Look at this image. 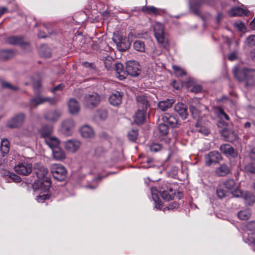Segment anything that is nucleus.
Wrapping results in <instances>:
<instances>
[{
    "label": "nucleus",
    "mask_w": 255,
    "mask_h": 255,
    "mask_svg": "<svg viewBox=\"0 0 255 255\" xmlns=\"http://www.w3.org/2000/svg\"><path fill=\"white\" fill-rule=\"evenodd\" d=\"M52 130L53 128L51 126H45L42 127L39 130V132L41 136L45 139L47 137H51L50 134L52 132Z\"/></svg>",
    "instance_id": "obj_32"
},
{
    "label": "nucleus",
    "mask_w": 255,
    "mask_h": 255,
    "mask_svg": "<svg viewBox=\"0 0 255 255\" xmlns=\"http://www.w3.org/2000/svg\"><path fill=\"white\" fill-rule=\"evenodd\" d=\"M34 172L38 179L41 181V185H43L46 188L51 185L50 179L47 177L48 170L43 165L38 163L34 166Z\"/></svg>",
    "instance_id": "obj_3"
},
{
    "label": "nucleus",
    "mask_w": 255,
    "mask_h": 255,
    "mask_svg": "<svg viewBox=\"0 0 255 255\" xmlns=\"http://www.w3.org/2000/svg\"><path fill=\"white\" fill-rule=\"evenodd\" d=\"M251 215V212L249 210H245L239 212L238 217L241 220H247L249 219Z\"/></svg>",
    "instance_id": "obj_37"
},
{
    "label": "nucleus",
    "mask_w": 255,
    "mask_h": 255,
    "mask_svg": "<svg viewBox=\"0 0 255 255\" xmlns=\"http://www.w3.org/2000/svg\"><path fill=\"white\" fill-rule=\"evenodd\" d=\"M115 70L117 74V77L120 80L126 79L127 75L126 70H125L122 64L118 63L115 64Z\"/></svg>",
    "instance_id": "obj_23"
},
{
    "label": "nucleus",
    "mask_w": 255,
    "mask_h": 255,
    "mask_svg": "<svg viewBox=\"0 0 255 255\" xmlns=\"http://www.w3.org/2000/svg\"><path fill=\"white\" fill-rule=\"evenodd\" d=\"M174 110L177 112L181 118L184 120L187 118L188 112L186 106L182 103H178L176 104L174 107Z\"/></svg>",
    "instance_id": "obj_18"
},
{
    "label": "nucleus",
    "mask_w": 255,
    "mask_h": 255,
    "mask_svg": "<svg viewBox=\"0 0 255 255\" xmlns=\"http://www.w3.org/2000/svg\"><path fill=\"white\" fill-rule=\"evenodd\" d=\"M215 1L216 0H193L191 5V8L193 10L194 12L197 14L199 13V10L198 8V6L204 4L212 5Z\"/></svg>",
    "instance_id": "obj_11"
},
{
    "label": "nucleus",
    "mask_w": 255,
    "mask_h": 255,
    "mask_svg": "<svg viewBox=\"0 0 255 255\" xmlns=\"http://www.w3.org/2000/svg\"><path fill=\"white\" fill-rule=\"evenodd\" d=\"M162 149V146L159 143H153L150 146V150L152 152H157Z\"/></svg>",
    "instance_id": "obj_46"
},
{
    "label": "nucleus",
    "mask_w": 255,
    "mask_h": 255,
    "mask_svg": "<svg viewBox=\"0 0 255 255\" xmlns=\"http://www.w3.org/2000/svg\"><path fill=\"white\" fill-rule=\"evenodd\" d=\"M230 172V169L228 166L224 163L217 168L216 170V173L220 176H224L228 174Z\"/></svg>",
    "instance_id": "obj_30"
},
{
    "label": "nucleus",
    "mask_w": 255,
    "mask_h": 255,
    "mask_svg": "<svg viewBox=\"0 0 255 255\" xmlns=\"http://www.w3.org/2000/svg\"><path fill=\"white\" fill-rule=\"evenodd\" d=\"M64 88V85L62 84H60L54 87L51 91L55 93L57 91H62Z\"/></svg>",
    "instance_id": "obj_60"
},
{
    "label": "nucleus",
    "mask_w": 255,
    "mask_h": 255,
    "mask_svg": "<svg viewBox=\"0 0 255 255\" xmlns=\"http://www.w3.org/2000/svg\"><path fill=\"white\" fill-rule=\"evenodd\" d=\"M136 102L138 109L147 111L149 107V101L145 95H138L136 97Z\"/></svg>",
    "instance_id": "obj_15"
},
{
    "label": "nucleus",
    "mask_w": 255,
    "mask_h": 255,
    "mask_svg": "<svg viewBox=\"0 0 255 255\" xmlns=\"http://www.w3.org/2000/svg\"><path fill=\"white\" fill-rule=\"evenodd\" d=\"M224 185L225 188L227 189L231 190L233 189L236 185V183L234 180L230 179L225 182Z\"/></svg>",
    "instance_id": "obj_42"
},
{
    "label": "nucleus",
    "mask_w": 255,
    "mask_h": 255,
    "mask_svg": "<svg viewBox=\"0 0 255 255\" xmlns=\"http://www.w3.org/2000/svg\"><path fill=\"white\" fill-rule=\"evenodd\" d=\"M217 194L218 196L222 199L225 197L226 193L223 189H221L220 188H218L217 190Z\"/></svg>",
    "instance_id": "obj_58"
},
{
    "label": "nucleus",
    "mask_w": 255,
    "mask_h": 255,
    "mask_svg": "<svg viewBox=\"0 0 255 255\" xmlns=\"http://www.w3.org/2000/svg\"><path fill=\"white\" fill-rule=\"evenodd\" d=\"M174 103V100L173 99H167L165 101L159 102L158 106L161 110L164 111L171 108Z\"/></svg>",
    "instance_id": "obj_29"
},
{
    "label": "nucleus",
    "mask_w": 255,
    "mask_h": 255,
    "mask_svg": "<svg viewBox=\"0 0 255 255\" xmlns=\"http://www.w3.org/2000/svg\"><path fill=\"white\" fill-rule=\"evenodd\" d=\"M245 170L247 173H255V167L252 163H250L245 166Z\"/></svg>",
    "instance_id": "obj_48"
},
{
    "label": "nucleus",
    "mask_w": 255,
    "mask_h": 255,
    "mask_svg": "<svg viewBox=\"0 0 255 255\" xmlns=\"http://www.w3.org/2000/svg\"><path fill=\"white\" fill-rule=\"evenodd\" d=\"M235 25L241 31L245 29V24L243 22H237L235 23Z\"/></svg>",
    "instance_id": "obj_62"
},
{
    "label": "nucleus",
    "mask_w": 255,
    "mask_h": 255,
    "mask_svg": "<svg viewBox=\"0 0 255 255\" xmlns=\"http://www.w3.org/2000/svg\"><path fill=\"white\" fill-rule=\"evenodd\" d=\"M179 207V204L176 202H173L171 204H169L168 206H166L165 208L163 209V211H165L166 210H173L174 209H177Z\"/></svg>",
    "instance_id": "obj_45"
},
{
    "label": "nucleus",
    "mask_w": 255,
    "mask_h": 255,
    "mask_svg": "<svg viewBox=\"0 0 255 255\" xmlns=\"http://www.w3.org/2000/svg\"><path fill=\"white\" fill-rule=\"evenodd\" d=\"M100 101V97L99 95L95 92L87 94L84 97V104L90 109L97 106Z\"/></svg>",
    "instance_id": "obj_7"
},
{
    "label": "nucleus",
    "mask_w": 255,
    "mask_h": 255,
    "mask_svg": "<svg viewBox=\"0 0 255 255\" xmlns=\"http://www.w3.org/2000/svg\"><path fill=\"white\" fill-rule=\"evenodd\" d=\"M104 63L105 68L108 70H111L113 69L114 59L110 56H107L104 58Z\"/></svg>",
    "instance_id": "obj_34"
},
{
    "label": "nucleus",
    "mask_w": 255,
    "mask_h": 255,
    "mask_svg": "<svg viewBox=\"0 0 255 255\" xmlns=\"http://www.w3.org/2000/svg\"><path fill=\"white\" fill-rule=\"evenodd\" d=\"M202 90V87L199 85H196L193 86V87L191 89L190 91L192 92L195 93L196 94L200 92Z\"/></svg>",
    "instance_id": "obj_56"
},
{
    "label": "nucleus",
    "mask_w": 255,
    "mask_h": 255,
    "mask_svg": "<svg viewBox=\"0 0 255 255\" xmlns=\"http://www.w3.org/2000/svg\"><path fill=\"white\" fill-rule=\"evenodd\" d=\"M53 158L56 160H62L66 158L64 151L58 146L52 150Z\"/></svg>",
    "instance_id": "obj_26"
},
{
    "label": "nucleus",
    "mask_w": 255,
    "mask_h": 255,
    "mask_svg": "<svg viewBox=\"0 0 255 255\" xmlns=\"http://www.w3.org/2000/svg\"><path fill=\"white\" fill-rule=\"evenodd\" d=\"M153 200L154 201L155 208L157 209L161 210V206H162L161 202L159 200V198L158 197V196H156L155 197L153 196Z\"/></svg>",
    "instance_id": "obj_50"
},
{
    "label": "nucleus",
    "mask_w": 255,
    "mask_h": 255,
    "mask_svg": "<svg viewBox=\"0 0 255 255\" xmlns=\"http://www.w3.org/2000/svg\"><path fill=\"white\" fill-rule=\"evenodd\" d=\"M2 86L4 88H6L13 90H16L17 89V87L12 86L10 83L7 82H3L2 83Z\"/></svg>",
    "instance_id": "obj_54"
},
{
    "label": "nucleus",
    "mask_w": 255,
    "mask_h": 255,
    "mask_svg": "<svg viewBox=\"0 0 255 255\" xmlns=\"http://www.w3.org/2000/svg\"><path fill=\"white\" fill-rule=\"evenodd\" d=\"M146 111L144 110L138 109L134 117V122L137 124H140L143 123L145 120V117Z\"/></svg>",
    "instance_id": "obj_28"
},
{
    "label": "nucleus",
    "mask_w": 255,
    "mask_h": 255,
    "mask_svg": "<svg viewBox=\"0 0 255 255\" xmlns=\"http://www.w3.org/2000/svg\"><path fill=\"white\" fill-rule=\"evenodd\" d=\"M190 111L193 118L195 119H198L200 116V112L198 109L193 105H191L190 107Z\"/></svg>",
    "instance_id": "obj_39"
},
{
    "label": "nucleus",
    "mask_w": 255,
    "mask_h": 255,
    "mask_svg": "<svg viewBox=\"0 0 255 255\" xmlns=\"http://www.w3.org/2000/svg\"><path fill=\"white\" fill-rule=\"evenodd\" d=\"M7 175L8 176L10 179H11L14 182H20L21 181V178L19 176L14 174L13 173L8 172V174Z\"/></svg>",
    "instance_id": "obj_47"
},
{
    "label": "nucleus",
    "mask_w": 255,
    "mask_h": 255,
    "mask_svg": "<svg viewBox=\"0 0 255 255\" xmlns=\"http://www.w3.org/2000/svg\"><path fill=\"white\" fill-rule=\"evenodd\" d=\"M245 200L246 203L249 205H252L255 201V198L253 194L246 192L242 196Z\"/></svg>",
    "instance_id": "obj_31"
},
{
    "label": "nucleus",
    "mask_w": 255,
    "mask_h": 255,
    "mask_svg": "<svg viewBox=\"0 0 255 255\" xmlns=\"http://www.w3.org/2000/svg\"><path fill=\"white\" fill-rule=\"evenodd\" d=\"M45 142L52 150L56 147L59 146L60 144L59 139L54 136L46 137L45 139Z\"/></svg>",
    "instance_id": "obj_25"
},
{
    "label": "nucleus",
    "mask_w": 255,
    "mask_h": 255,
    "mask_svg": "<svg viewBox=\"0 0 255 255\" xmlns=\"http://www.w3.org/2000/svg\"><path fill=\"white\" fill-rule=\"evenodd\" d=\"M32 170V164L28 162L19 163L14 167V171L18 174L26 176Z\"/></svg>",
    "instance_id": "obj_8"
},
{
    "label": "nucleus",
    "mask_w": 255,
    "mask_h": 255,
    "mask_svg": "<svg viewBox=\"0 0 255 255\" xmlns=\"http://www.w3.org/2000/svg\"><path fill=\"white\" fill-rule=\"evenodd\" d=\"M98 115L102 120H105L108 116V113L106 110H100L98 111Z\"/></svg>",
    "instance_id": "obj_51"
},
{
    "label": "nucleus",
    "mask_w": 255,
    "mask_h": 255,
    "mask_svg": "<svg viewBox=\"0 0 255 255\" xmlns=\"http://www.w3.org/2000/svg\"><path fill=\"white\" fill-rule=\"evenodd\" d=\"M25 119V115L23 113H19L13 117L8 121L7 127L10 128H17L22 125Z\"/></svg>",
    "instance_id": "obj_10"
},
{
    "label": "nucleus",
    "mask_w": 255,
    "mask_h": 255,
    "mask_svg": "<svg viewBox=\"0 0 255 255\" xmlns=\"http://www.w3.org/2000/svg\"><path fill=\"white\" fill-rule=\"evenodd\" d=\"M247 42L250 46H255V35H252L247 38Z\"/></svg>",
    "instance_id": "obj_53"
},
{
    "label": "nucleus",
    "mask_w": 255,
    "mask_h": 255,
    "mask_svg": "<svg viewBox=\"0 0 255 255\" xmlns=\"http://www.w3.org/2000/svg\"><path fill=\"white\" fill-rule=\"evenodd\" d=\"M81 135L84 138H92L95 136L93 128L88 125H84L80 128Z\"/></svg>",
    "instance_id": "obj_20"
},
{
    "label": "nucleus",
    "mask_w": 255,
    "mask_h": 255,
    "mask_svg": "<svg viewBox=\"0 0 255 255\" xmlns=\"http://www.w3.org/2000/svg\"><path fill=\"white\" fill-rule=\"evenodd\" d=\"M0 151L2 153V156H4L9 151V147H4L3 146H0Z\"/></svg>",
    "instance_id": "obj_61"
},
{
    "label": "nucleus",
    "mask_w": 255,
    "mask_h": 255,
    "mask_svg": "<svg viewBox=\"0 0 255 255\" xmlns=\"http://www.w3.org/2000/svg\"><path fill=\"white\" fill-rule=\"evenodd\" d=\"M173 69L174 71V72L176 75L178 77H182L185 75H186L185 71L180 67L178 66L174 65L173 66Z\"/></svg>",
    "instance_id": "obj_41"
},
{
    "label": "nucleus",
    "mask_w": 255,
    "mask_h": 255,
    "mask_svg": "<svg viewBox=\"0 0 255 255\" xmlns=\"http://www.w3.org/2000/svg\"><path fill=\"white\" fill-rule=\"evenodd\" d=\"M141 10L148 14L156 15L158 13V9L153 6H144Z\"/></svg>",
    "instance_id": "obj_33"
},
{
    "label": "nucleus",
    "mask_w": 255,
    "mask_h": 255,
    "mask_svg": "<svg viewBox=\"0 0 255 255\" xmlns=\"http://www.w3.org/2000/svg\"><path fill=\"white\" fill-rule=\"evenodd\" d=\"M138 132L135 129H132L128 132V136L129 139L131 141H135L137 137Z\"/></svg>",
    "instance_id": "obj_44"
},
{
    "label": "nucleus",
    "mask_w": 255,
    "mask_h": 255,
    "mask_svg": "<svg viewBox=\"0 0 255 255\" xmlns=\"http://www.w3.org/2000/svg\"><path fill=\"white\" fill-rule=\"evenodd\" d=\"M75 124L73 120L68 119L64 121L62 125V131L63 133L67 135H71Z\"/></svg>",
    "instance_id": "obj_12"
},
{
    "label": "nucleus",
    "mask_w": 255,
    "mask_h": 255,
    "mask_svg": "<svg viewBox=\"0 0 255 255\" xmlns=\"http://www.w3.org/2000/svg\"><path fill=\"white\" fill-rule=\"evenodd\" d=\"M127 75L136 77L139 75L141 67L139 63L135 60H129L126 63Z\"/></svg>",
    "instance_id": "obj_6"
},
{
    "label": "nucleus",
    "mask_w": 255,
    "mask_h": 255,
    "mask_svg": "<svg viewBox=\"0 0 255 255\" xmlns=\"http://www.w3.org/2000/svg\"><path fill=\"white\" fill-rule=\"evenodd\" d=\"M65 148L70 152H76L81 145L79 140L75 139L68 140L64 143Z\"/></svg>",
    "instance_id": "obj_13"
},
{
    "label": "nucleus",
    "mask_w": 255,
    "mask_h": 255,
    "mask_svg": "<svg viewBox=\"0 0 255 255\" xmlns=\"http://www.w3.org/2000/svg\"><path fill=\"white\" fill-rule=\"evenodd\" d=\"M68 110L71 114H77L80 111V105L78 101L73 98L69 99L67 103Z\"/></svg>",
    "instance_id": "obj_19"
},
{
    "label": "nucleus",
    "mask_w": 255,
    "mask_h": 255,
    "mask_svg": "<svg viewBox=\"0 0 255 255\" xmlns=\"http://www.w3.org/2000/svg\"><path fill=\"white\" fill-rule=\"evenodd\" d=\"M13 52L10 50H3L0 51V59L5 60L11 57Z\"/></svg>",
    "instance_id": "obj_38"
},
{
    "label": "nucleus",
    "mask_w": 255,
    "mask_h": 255,
    "mask_svg": "<svg viewBox=\"0 0 255 255\" xmlns=\"http://www.w3.org/2000/svg\"><path fill=\"white\" fill-rule=\"evenodd\" d=\"M46 102L48 103L50 105H53L57 103V100L55 98L41 96L36 97L30 100V106L31 107L35 108Z\"/></svg>",
    "instance_id": "obj_9"
},
{
    "label": "nucleus",
    "mask_w": 255,
    "mask_h": 255,
    "mask_svg": "<svg viewBox=\"0 0 255 255\" xmlns=\"http://www.w3.org/2000/svg\"><path fill=\"white\" fill-rule=\"evenodd\" d=\"M50 197V195L48 193L43 194L42 195L37 196L36 197V200L38 202L43 203L45 200L49 199Z\"/></svg>",
    "instance_id": "obj_43"
},
{
    "label": "nucleus",
    "mask_w": 255,
    "mask_h": 255,
    "mask_svg": "<svg viewBox=\"0 0 255 255\" xmlns=\"http://www.w3.org/2000/svg\"><path fill=\"white\" fill-rule=\"evenodd\" d=\"M218 116L222 119L225 118L226 120H229V116L221 108L219 109L218 110Z\"/></svg>",
    "instance_id": "obj_52"
},
{
    "label": "nucleus",
    "mask_w": 255,
    "mask_h": 255,
    "mask_svg": "<svg viewBox=\"0 0 255 255\" xmlns=\"http://www.w3.org/2000/svg\"><path fill=\"white\" fill-rule=\"evenodd\" d=\"M233 134L232 131L228 129L227 128H224L222 131V135L226 138V140H229V137L230 135Z\"/></svg>",
    "instance_id": "obj_49"
},
{
    "label": "nucleus",
    "mask_w": 255,
    "mask_h": 255,
    "mask_svg": "<svg viewBox=\"0 0 255 255\" xmlns=\"http://www.w3.org/2000/svg\"><path fill=\"white\" fill-rule=\"evenodd\" d=\"M119 41L117 42V48L119 50L125 51L129 46V44L125 38L119 37Z\"/></svg>",
    "instance_id": "obj_27"
},
{
    "label": "nucleus",
    "mask_w": 255,
    "mask_h": 255,
    "mask_svg": "<svg viewBox=\"0 0 255 255\" xmlns=\"http://www.w3.org/2000/svg\"><path fill=\"white\" fill-rule=\"evenodd\" d=\"M248 240L252 245L253 250L255 251V234H251L249 236Z\"/></svg>",
    "instance_id": "obj_55"
},
{
    "label": "nucleus",
    "mask_w": 255,
    "mask_h": 255,
    "mask_svg": "<svg viewBox=\"0 0 255 255\" xmlns=\"http://www.w3.org/2000/svg\"><path fill=\"white\" fill-rule=\"evenodd\" d=\"M243 194L244 193L242 192V191L239 189H237L234 190L232 192L233 196L236 197H239L242 196Z\"/></svg>",
    "instance_id": "obj_59"
},
{
    "label": "nucleus",
    "mask_w": 255,
    "mask_h": 255,
    "mask_svg": "<svg viewBox=\"0 0 255 255\" xmlns=\"http://www.w3.org/2000/svg\"><path fill=\"white\" fill-rule=\"evenodd\" d=\"M247 227L249 230L255 231V222L248 223Z\"/></svg>",
    "instance_id": "obj_63"
},
{
    "label": "nucleus",
    "mask_w": 255,
    "mask_h": 255,
    "mask_svg": "<svg viewBox=\"0 0 255 255\" xmlns=\"http://www.w3.org/2000/svg\"><path fill=\"white\" fill-rule=\"evenodd\" d=\"M133 47L135 50L143 52L145 51L144 42L140 40H137L133 43Z\"/></svg>",
    "instance_id": "obj_35"
},
{
    "label": "nucleus",
    "mask_w": 255,
    "mask_h": 255,
    "mask_svg": "<svg viewBox=\"0 0 255 255\" xmlns=\"http://www.w3.org/2000/svg\"><path fill=\"white\" fill-rule=\"evenodd\" d=\"M51 171L53 177L58 181H63L66 177L67 171L65 167L60 164H52Z\"/></svg>",
    "instance_id": "obj_4"
},
{
    "label": "nucleus",
    "mask_w": 255,
    "mask_h": 255,
    "mask_svg": "<svg viewBox=\"0 0 255 255\" xmlns=\"http://www.w3.org/2000/svg\"><path fill=\"white\" fill-rule=\"evenodd\" d=\"M249 12V11L247 9H244L239 7H236L230 9L228 11V14L231 16H236L244 15H248Z\"/></svg>",
    "instance_id": "obj_24"
},
{
    "label": "nucleus",
    "mask_w": 255,
    "mask_h": 255,
    "mask_svg": "<svg viewBox=\"0 0 255 255\" xmlns=\"http://www.w3.org/2000/svg\"><path fill=\"white\" fill-rule=\"evenodd\" d=\"M205 164L207 166L219 163L223 159L222 155L217 151H210L204 156Z\"/></svg>",
    "instance_id": "obj_5"
},
{
    "label": "nucleus",
    "mask_w": 255,
    "mask_h": 255,
    "mask_svg": "<svg viewBox=\"0 0 255 255\" xmlns=\"http://www.w3.org/2000/svg\"><path fill=\"white\" fill-rule=\"evenodd\" d=\"M162 120L163 123L168 124L171 127H176L178 124L177 118L169 113L164 114L162 117Z\"/></svg>",
    "instance_id": "obj_17"
},
{
    "label": "nucleus",
    "mask_w": 255,
    "mask_h": 255,
    "mask_svg": "<svg viewBox=\"0 0 255 255\" xmlns=\"http://www.w3.org/2000/svg\"><path fill=\"white\" fill-rule=\"evenodd\" d=\"M159 131L162 135H165L168 132V126L165 123H161L158 126Z\"/></svg>",
    "instance_id": "obj_40"
},
{
    "label": "nucleus",
    "mask_w": 255,
    "mask_h": 255,
    "mask_svg": "<svg viewBox=\"0 0 255 255\" xmlns=\"http://www.w3.org/2000/svg\"><path fill=\"white\" fill-rule=\"evenodd\" d=\"M220 150L226 155H229L235 157L237 155V152L233 147L228 144H222L220 147Z\"/></svg>",
    "instance_id": "obj_22"
},
{
    "label": "nucleus",
    "mask_w": 255,
    "mask_h": 255,
    "mask_svg": "<svg viewBox=\"0 0 255 255\" xmlns=\"http://www.w3.org/2000/svg\"><path fill=\"white\" fill-rule=\"evenodd\" d=\"M41 83L40 81H37L34 85V90L35 94L38 93L40 91Z\"/></svg>",
    "instance_id": "obj_64"
},
{
    "label": "nucleus",
    "mask_w": 255,
    "mask_h": 255,
    "mask_svg": "<svg viewBox=\"0 0 255 255\" xmlns=\"http://www.w3.org/2000/svg\"><path fill=\"white\" fill-rule=\"evenodd\" d=\"M61 114L57 110H53L47 112L44 115V118L50 122H55L60 118Z\"/></svg>",
    "instance_id": "obj_21"
},
{
    "label": "nucleus",
    "mask_w": 255,
    "mask_h": 255,
    "mask_svg": "<svg viewBox=\"0 0 255 255\" xmlns=\"http://www.w3.org/2000/svg\"><path fill=\"white\" fill-rule=\"evenodd\" d=\"M39 52L40 55L45 58H48L51 56L50 49L45 45L41 46Z\"/></svg>",
    "instance_id": "obj_36"
},
{
    "label": "nucleus",
    "mask_w": 255,
    "mask_h": 255,
    "mask_svg": "<svg viewBox=\"0 0 255 255\" xmlns=\"http://www.w3.org/2000/svg\"><path fill=\"white\" fill-rule=\"evenodd\" d=\"M233 73L239 81L246 82V86H252L255 84L253 70L248 69H239L238 67H235Z\"/></svg>",
    "instance_id": "obj_1"
},
{
    "label": "nucleus",
    "mask_w": 255,
    "mask_h": 255,
    "mask_svg": "<svg viewBox=\"0 0 255 255\" xmlns=\"http://www.w3.org/2000/svg\"><path fill=\"white\" fill-rule=\"evenodd\" d=\"M159 192L161 194L162 198L165 200H169L171 199V196L165 190H160Z\"/></svg>",
    "instance_id": "obj_57"
},
{
    "label": "nucleus",
    "mask_w": 255,
    "mask_h": 255,
    "mask_svg": "<svg viewBox=\"0 0 255 255\" xmlns=\"http://www.w3.org/2000/svg\"><path fill=\"white\" fill-rule=\"evenodd\" d=\"M123 94L119 91H115L109 97L110 104L114 106H117L122 103Z\"/></svg>",
    "instance_id": "obj_16"
},
{
    "label": "nucleus",
    "mask_w": 255,
    "mask_h": 255,
    "mask_svg": "<svg viewBox=\"0 0 255 255\" xmlns=\"http://www.w3.org/2000/svg\"><path fill=\"white\" fill-rule=\"evenodd\" d=\"M155 37L158 43L164 48L168 46V39L164 32L163 25L159 22H155L153 25Z\"/></svg>",
    "instance_id": "obj_2"
},
{
    "label": "nucleus",
    "mask_w": 255,
    "mask_h": 255,
    "mask_svg": "<svg viewBox=\"0 0 255 255\" xmlns=\"http://www.w3.org/2000/svg\"><path fill=\"white\" fill-rule=\"evenodd\" d=\"M5 42L11 45H19L23 48L29 46L28 43L23 41L22 39L18 36L7 37L5 39Z\"/></svg>",
    "instance_id": "obj_14"
}]
</instances>
